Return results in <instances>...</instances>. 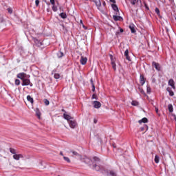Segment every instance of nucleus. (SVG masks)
<instances>
[{"mask_svg":"<svg viewBox=\"0 0 176 176\" xmlns=\"http://www.w3.org/2000/svg\"><path fill=\"white\" fill-rule=\"evenodd\" d=\"M94 166L93 169L96 170V171H101V170H103L104 168L102 166L100 165V162H101V160L97 157H94Z\"/></svg>","mask_w":176,"mask_h":176,"instance_id":"1","label":"nucleus"},{"mask_svg":"<svg viewBox=\"0 0 176 176\" xmlns=\"http://www.w3.org/2000/svg\"><path fill=\"white\" fill-rule=\"evenodd\" d=\"M16 78H18V79H21V80H24L25 78H30V76H28L27 74L22 72L16 75Z\"/></svg>","mask_w":176,"mask_h":176,"instance_id":"2","label":"nucleus"},{"mask_svg":"<svg viewBox=\"0 0 176 176\" xmlns=\"http://www.w3.org/2000/svg\"><path fill=\"white\" fill-rule=\"evenodd\" d=\"M68 123H69V127H71V129H75V127H76V126H78V123H76V121H75V120H69Z\"/></svg>","mask_w":176,"mask_h":176,"instance_id":"3","label":"nucleus"},{"mask_svg":"<svg viewBox=\"0 0 176 176\" xmlns=\"http://www.w3.org/2000/svg\"><path fill=\"white\" fill-rule=\"evenodd\" d=\"M89 1L90 2H94V3H95L98 9H100V8H101V0H89Z\"/></svg>","mask_w":176,"mask_h":176,"instance_id":"4","label":"nucleus"},{"mask_svg":"<svg viewBox=\"0 0 176 176\" xmlns=\"http://www.w3.org/2000/svg\"><path fill=\"white\" fill-rule=\"evenodd\" d=\"M24 158V155H23V154H14L13 155V159H14V160H20V159H23Z\"/></svg>","mask_w":176,"mask_h":176,"instance_id":"5","label":"nucleus"},{"mask_svg":"<svg viewBox=\"0 0 176 176\" xmlns=\"http://www.w3.org/2000/svg\"><path fill=\"white\" fill-rule=\"evenodd\" d=\"M22 81V86H29V85H31V80L28 78H25Z\"/></svg>","mask_w":176,"mask_h":176,"instance_id":"6","label":"nucleus"},{"mask_svg":"<svg viewBox=\"0 0 176 176\" xmlns=\"http://www.w3.org/2000/svg\"><path fill=\"white\" fill-rule=\"evenodd\" d=\"M92 104L94 105V107L96 108V109L101 108V102H100L99 101L95 100L93 102Z\"/></svg>","mask_w":176,"mask_h":176,"instance_id":"7","label":"nucleus"},{"mask_svg":"<svg viewBox=\"0 0 176 176\" xmlns=\"http://www.w3.org/2000/svg\"><path fill=\"white\" fill-rule=\"evenodd\" d=\"M168 85L171 86L173 90H175V82H174V80L173 78H170L168 80Z\"/></svg>","mask_w":176,"mask_h":176,"instance_id":"8","label":"nucleus"},{"mask_svg":"<svg viewBox=\"0 0 176 176\" xmlns=\"http://www.w3.org/2000/svg\"><path fill=\"white\" fill-rule=\"evenodd\" d=\"M80 63V64H82V65H86V64L87 63V58L81 56Z\"/></svg>","mask_w":176,"mask_h":176,"instance_id":"9","label":"nucleus"},{"mask_svg":"<svg viewBox=\"0 0 176 176\" xmlns=\"http://www.w3.org/2000/svg\"><path fill=\"white\" fill-rule=\"evenodd\" d=\"M152 66L154 67L157 71H160V64H159L158 63L153 62Z\"/></svg>","mask_w":176,"mask_h":176,"instance_id":"10","label":"nucleus"},{"mask_svg":"<svg viewBox=\"0 0 176 176\" xmlns=\"http://www.w3.org/2000/svg\"><path fill=\"white\" fill-rule=\"evenodd\" d=\"M140 83L142 86H144V85H145V77L143 74H141L140 76Z\"/></svg>","mask_w":176,"mask_h":176,"instance_id":"11","label":"nucleus"},{"mask_svg":"<svg viewBox=\"0 0 176 176\" xmlns=\"http://www.w3.org/2000/svg\"><path fill=\"white\" fill-rule=\"evenodd\" d=\"M113 19L115 21H122V20H123V18H122V16L118 15H113Z\"/></svg>","mask_w":176,"mask_h":176,"instance_id":"12","label":"nucleus"},{"mask_svg":"<svg viewBox=\"0 0 176 176\" xmlns=\"http://www.w3.org/2000/svg\"><path fill=\"white\" fill-rule=\"evenodd\" d=\"M124 56L128 61H131V58H130V56H129V50H125Z\"/></svg>","mask_w":176,"mask_h":176,"instance_id":"13","label":"nucleus"},{"mask_svg":"<svg viewBox=\"0 0 176 176\" xmlns=\"http://www.w3.org/2000/svg\"><path fill=\"white\" fill-rule=\"evenodd\" d=\"M129 29L131 30V32L132 34H135L136 31H135V28L134 26V24L129 25Z\"/></svg>","mask_w":176,"mask_h":176,"instance_id":"14","label":"nucleus"},{"mask_svg":"<svg viewBox=\"0 0 176 176\" xmlns=\"http://www.w3.org/2000/svg\"><path fill=\"white\" fill-rule=\"evenodd\" d=\"M36 112V116H37V118L38 119H41V115H42V113H41V111L39 110L38 108H36L35 110Z\"/></svg>","mask_w":176,"mask_h":176,"instance_id":"15","label":"nucleus"},{"mask_svg":"<svg viewBox=\"0 0 176 176\" xmlns=\"http://www.w3.org/2000/svg\"><path fill=\"white\" fill-rule=\"evenodd\" d=\"M63 118L64 119H65L66 120H68L69 122V120H71V119H72V117H71V116L64 113L63 114Z\"/></svg>","mask_w":176,"mask_h":176,"instance_id":"16","label":"nucleus"},{"mask_svg":"<svg viewBox=\"0 0 176 176\" xmlns=\"http://www.w3.org/2000/svg\"><path fill=\"white\" fill-rule=\"evenodd\" d=\"M166 91H168L169 96H170V97H173L174 96V91H173V89H171V88L168 87L166 89Z\"/></svg>","mask_w":176,"mask_h":176,"instance_id":"17","label":"nucleus"},{"mask_svg":"<svg viewBox=\"0 0 176 176\" xmlns=\"http://www.w3.org/2000/svg\"><path fill=\"white\" fill-rule=\"evenodd\" d=\"M27 100L28 101H29V102H30L32 104V105L34 104V98H32V97H31V96H27Z\"/></svg>","mask_w":176,"mask_h":176,"instance_id":"18","label":"nucleus"},{"mask_svg":"<svg viewBox=\"0 0 176 176\" xmlns=\"http://www.w3.org/2000/svg\"><path fill=\"white\" fill-rule=\"evenodd\" d=\"M111 8L115 12H119V8H118V6H116V4H112Z\"/></svg>","mask_w":176,"mask_h":176,"instance_id":"19","label":"nucleus"},{"mask_svg":"<svg viewBox=\"0 0 176 176\" xmlns=\"http://www.w3.org/2000/svg\"><path fill=\"white\" fill-rule=\"evenodd\" d=\"M90 82L92 86V91H96V86L94 85V82L93 81V78L90 80Z\"/></svg>","mask_w":176,"mask_h":176,"instance_id":"20","label":"nucleus"},{"mask_svg":"<svg viewBox=\"0 0 176 176\" xmlns=\"http://www.w3.org/2000/svg\"><path fill=\"white\" fill-rule=\"evenodd\" d=\"M139 123H148V118H143L142 120H139Z\"/></svg>","mask_w":176,"mask_h":176,"instance_id":"21","label":"nucleus"},{"mask_svg":"<svg viewBox=\"0 0 176 176\" xmlns=\"http://www.w3.org/2000/svg\"><path fill=\"white\" fill-rule=\"evenodd\" d=\"M131 105H133V107H138V105H140V103L137 100H133L131 102Z\"/></svg>","mask_w":176,"mask_h":176,"instance_id":"22","label":"nucleus"},{"mask_svg":"<svg viewBox=\"0 0 176 176\" xmlns=\"http://www.w3.org/2000/svg\"><path fill=\"white\" fill-rule=\"evenodd\" d=\"M10 152L12 155H15L16 153H17V150H16V149H14L13 148H10Z\"/></svg>","mask_w":176,"mask_h":176,"instance_id":"23","label":"nucleus"},{"mask_svg":"<svg viewBox=\"0 0 176 176\" xmlns=\"http://www.w3.org/2000/svg\"><path fill=\"white\" fill-rule=\"evenodd\" d=\"M111 64L112 65L113 69H114V71H116V63H115V60L111 61Z\"/></svg>","mask_w":176,"mask_h":176,"instance_id":"24","label":"nucleus"},{"mask_svg":"<svg viewBox=\"0 0 176 176\" xmlns=\"http://www.w3.org/2000/svg\"><path fill=\"white\" fill-rule=\"evenodd\" d=\"M160 160V157H159L158 155H155V159H154L155 163H156L157 164L159 163Z\"/></svg>","mask_w":176,"mask_h":176,"instance_id":"25","label":"nucleus"},{"mask_svg":"<svg viewBox=\"0 0 176 176\" xmlns=\"http://www.w3.org/2000/svg\"><path fill=\"white\" fill-rule=\"evenodd\" d=\"M61 19H67V14L65 12H62L59 14Z\"/></svg>","mask_w":176,"mask_h":176,"instance_id":"26","label":"nucleus"},{"mask_svg":"<svg viewBox=\"0 0 176 176\" xmlns=\"http://www.w3.org/2000/svg\"><path fill=\"white\" fill-rule=\"evenodd\" d=\"M109 176H117L116 173L113 170H110L109 172Z\"/></svg>","mask_w":176,"mask_h":176,"instance_id":"27","label":"nucleus"},{"mask_svg":"<svg viewBox=\"0 0 176 176\" xmlns=\"http://www.w3.org/2000/svg\"><path fill=\"white\" fill-rule=\"evenodd\" d=\"M168 109L169 111V112H173V111H174V109L173 108V104H168Z\"/></svg>","mask_w":176,"mask_h":176,"instance_id":"28","label":"nucleus"},{"mask_svg":"<svg viewBox=\"0 0 176 176\" xmlns=\"http://www.w3.org/2000/svg\"><path fill=\"white\" fill-rule=\"evenodd\" d=\"M57 56L59 58H61V57H63L64 56V53L61 52H58L57 53Z\"/></svg>","mask_w":176,"mask_h":176,"instance_id":"29","label":"nucleus"},{"mask_svg":"<svg viewBox=\"0 0 176 176\" xmlns=\"http://www.w3.org/2000/svg\"><path fill=\"white\" fill-rule=\"evenodd\" d=\"M7 10L8 13H10V14H12V13H13V9L12 8H8Z\"/></svg>","mask_w":176,"mask_h":176,"instance_id":"30","label":"nucleus"},{"mask_svg":"<svg viewBox=\"0 0 176 176\" xmlns=\"http://www.w3.org/2000/svg\"><path fill=\"white\" fill-rule=\"evenodd\" d=\"M63 159H64V160H65V162H67V163H71V160H69V157H64Z\"/></svg>","mask_w":176,"mask_h":176,"instance_id":"31","label":"nucleus"},{"mask_svg":"<svg viewBox=\"0 0 176 176\" xmlns=\"http://www.w3.org/2000/svg\"><path fill=\"white\" fill-rule=\"evenodd\" d=\"M52 10L54 12H57L58 10L57 6H56L55 4L52 6Z\"/></svg>","mask_w":176,"mask_h":176,"instance_id":"32","label":"nucleus"},{"mask_svg":"<svg viewBox=\"0 0 176 176\" xmlns=\"http://www.w3.org/2000/svg\"><path fill=\"white\" fill-rule=\"evenodd\" d=\"M155 13L159 16V14H160V10H159V8H156L155 9Z\"/></svg>","mask_w":176,"mask_h":176,"instance_id":"33","label":"nucleus"},{"mask_svg":"<svg viewBox=\"0 0 176 176\" xmlns=\"http://www.w3.org/2000/svg\"><path fill=\"white\" fill-rule=\"evenodd\" d=\"M54 77L55 79H60V74L56 73L54 75Z\"/></svg>","mask_w":176,"mask_h":176,"instance_id":"34","label":"nucleus"},{"mask_svg":"<svg viewBox=\"0 0 176 176\" xmlns=\"http://www.w3.org/2000/svg\"><path fill=\"white\" fill-rule=\"evenodd\" d=\"M20 83H21L20 80H19V79L15 80V85L16 86H19Z\"/></svg>","mask_w":176,"mask_h":176,"instance_id":"35","label":"nucleus"},{"mask_svg":"<svg viewBox=\"0 0 176 176\" xmlns=\"http://www.w3.org/2000/svg\"><path fill=\"white\" fill-rule=\"evenodd\" d=\"M146 91H147L148 94H149V93H151V91H152V89H151V87L147 86Z\"/></svg>","mask_w":176,"mask_h":176,"instance_id":"36","label":"nucleus"},{"mask_svg":"<svg viewBox=\"0 0 176 176\" xmlns=\"http://www.w3.org/2000/svg\"><path fill=\"white\" fill-rule=\"evenodd\" d=\"M44 103L45 105H49L50 104V102L47 99H44Z\"/></svg>","mask_w":176,"mask_h":176,"instance_id":"37","label":"nucleus"},{"mask_svg":"<svg viewBox=\"0 0 176 176\" xmlns=\"http://www.w3.org/2000/svg\"><path fill=\"white\" fill-rule=\"evenodd\" d=\"M72 153H73V155L74 156H78L79 155V153H78V152L76 151H71Z\"/></svg>","mask_w":176,"mask_h":176,"instance_id":"38","label":"nucleus"},{"mask_svg":"<svg viewBox=\"0 0 176 176\" xmlns=\"http://www.w3.org/2000/svg\"><path fill=\"white\" fill-rule=\"evenodd\" d=\"M137 2H138V0H131V3L132 5H135V3H137Z\"/></svg>","mask_w":176,"mask_h":176,"instance_id":"39","label":"nucleus"},{"mask_svg":"<svg viewBox=\"0 0 176 176\" xmlns=\"http://www.w3.org/2000/svg\"><path fill=\"white\" fill-rule=\"evenodd\" d=\"M92 100H97L98 98H97V95H96V94H94L92 95V98H91Z\"/></svg>","mask_w":176,"mask_h":176,"instance_id":"40","label":"nucleus"},{"mask_svg":"<svg viewBox=\"0 0 176 176\" xmlns=\"http://www.w3.org/2000/svg\"><path fill=\"white\" fill-rule=\"evenodd\" d=\"M111 62L115 61V59H113V56L112 54H109Z\"/></svg>","mask_w":176,"mask_h":176,"instance_id":"41","label":"nucleus"},{"mask_svg":"<svg viewBox=\"0 0 176 176\" xmlns=\"http://www.w3.org/2000/svg\"><path fill=\"white\" fill-rule=\"evenodd\" d=\"M39 3H40L39 0H36V1H35V5H36V6H39Z\"/></svg>","mask_w":176,"mask_h":176,"instance_id":"42","label":"nucleus"},{"mask_svg":"<svg viewBox=\"0 0 176 176\" xmlns=\"http://www.w3.org/2000/svg\"><path fill=\"white\" fill-rule=\"evenodd\" d=\"M50 3L53 6L55 5V1L54 0H50Z\"/></svg>","mask_w":176,"mask_h":176,"instance_id":"43","label":"nucleus"},{"mask_svg":"<svg viewBox=\"0 0 176 176\" xmlns=\"http://www.w3.org/2000/svg\"><path fill=\"white\" fill-rule=\"evenodd\" d=\"M155 112L156 113H159V109L157 107H155Z\"/></svg>","mask_w":176,"mask_h":176,"instance_id":"44","label":"nucleus"},{"mask_svg":"<svg viewBox=\"0 0 176 176\" xmlns=\"http://www.w3.org/2000/svg\"><path fill=\"white\" fill-rule=\"evenodd\" d=\"M110 2H112V3H116V0H109Z\"/></svg>","mask_w":176,"mask_h":176,"instance_id":"45","label":"nucleus"},{"mask_svg":"<svg viewBox=\"0 0 176 176\" xmlns=\"http://www.w3.org/2000/svg\"><path fill=\"white\" fill-rule=\"evenodd\" d=\"M97 122H98V121H97V119H94V123L96 124V123H97Z\"/></svg>","mask_w":176,"mask_h":176,"instance_id":"46","label":"nucleus"},{"mask_svg":"<svg viewBox=\"0 0 176 176\" xmlns=\"http://www.w3.org/2000/svg\"><path fill=\"white\" fill-rule=\"evenodd\" d=\"M102 5H103V6H105V5H106L105 1H104V2L102 3Z\"/></svg>","mask_w":176,"mask_h":176,"instance_id":"47","label":"nucleus"},{"mask_svg":"<svg viewBox=\"0 0 176 176\" xmlns=\"http://www.w3.org/2000/svg\"><path fill=\"white\" fill-rule=\"evenodd\" d=\"M120 32H123L124 30H123V29L121 28V29L120 30Z\"/></svg>","mask_w":176,"mask_h":176,"instance_id":"48","label":"nucleus"},{"mask_svg":"<svg viewBox=\"0 0 176 176\" xmlns=\"http://www.w3.org/2000/svg\"><path fill=\"white\" fill-rule=\"evenodd\" d=\"M62 112H65V113H66V111L64 109H62Z\"/></svg>","mask_w":176,"mask_h":176,"instance_id":"49","label":"nucleus"},{"mask_svg":"<svg viewBox=\"0 0 176 176\" xmlns=\"http://www.w3.org/2000/svg\"><path fill=\"white\" fill-rule=\"evenodd\" d=\"M60 155H61V156H63V152H60Z\"/></svg>","mask_w":176,"mask_h":176,"instance_id":"50","label":"nucleus"},{"mask_svg":"<svg viewBox=\"0 0 176 176\" xmlns=\"http://www.w3.org/2000/svg\"><path fill=\"white\" fill-rule=\"evenodd\" d=\"M141 93H142V94L144 93V91H141Z\"/></svg>","mask_w":176,"mask_h":176,"instance_id":"51","label":"nucleus"},{"mask_svg":"<svg viewBox=\"0 0 176 176\" xmlns=\"http://www.w3.org/2000/svg\"><path fill=\"white\" fill-rule=\"evenodd\" d=\"M16 168H20V167L18 166V167H16Z\"/></svg>","mask_w":176,"mask_h":176,"instance_id":"52","label":"nucleus"},{"mask_svg":"<svg viewBox=\"0 0 176 176\" xmlns=\"http://www.w3.org/2000/svg\"><path fill=\"white\" fill-rule=\"evenodd\" d=\"M30 86H32V84H31Z\"/></svg>","mask_w":176,"mask_h":176,"instance_id":"53","label":"nucleus"},{"mask_svg":"<svg viewBox=\"0 0 176 176\" xmlns=\"http://www.w3.org/2000/svg\"><path fill=\"white\" fill-rule=\"evenodd\" d=\"M85 1H89V0H85Z\"/></svg>","mask_w":176,"mask_h":176,"instance_id":"54","label":"nucleus"}]
</instances>
